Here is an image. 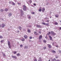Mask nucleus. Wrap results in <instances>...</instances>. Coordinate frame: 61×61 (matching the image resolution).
I'll return each instance as SVG.
<instances>
[{"instance_id": "ddd939ff", "label": "nucleus", "mask_w": 61, "mask_h": 61, "mask_svg": "<svg viewBox=\"0 0 61 61\" xmlns=\"http://www.w3.org/2000/svg\"><path fill=\"white\" fill-rule=\"evenodd\" d=\"M12 58H16V56H12Z\"/></svg>"}, {"instance_id": "13d9d810", "label": "nucleus", "mask_w": 61, "mask_h": 61, "mask_svg": "<svg viewBox=\"0 0 61 61\" xmlns=\"http://www.w3.org/2000/svg\"><path fill=\"white\" fill-rule=\"evenodd\" d=\"M45 19H47V17H46V18H45Z\"/></svg>"}, {"instance_id": "f257e3e1", "label": "nucleus", "mask_w": 61, "mask_h": 61, "mask_svg": "<svg viewBox=\"0 0 61 61\" xmlns=\"http://www.w3.org/2000/svg\"><path fill=\"white\" fill-rule=\"evenodd\" d=\"M23 10L24 11H26L27 9V7L25 5H23Z\"/></svg>"}, {"instance_id": "ea45409f", "label": "nucleus", "mask_w": 61, "mask_h": 61, "mask_svg": "<svg viewBox=\"0 0 61 61\" xmlns=\"http://www.w3.org/2000/svg\"><path fill=\"white\" fill-rule=\"evenodd\" d=\"M12 1L10 2L9 3L10 4H11V3H12Z\"/></svg>"}, {"instance_id": "c756f323", "label": "nucleus", "mask_w": 61, "mask_h": 61, "mask_svg": "<svg viewBox=\"0 0 61 61\" xmlns=\"http://www.w3.org/2000/svg\"><path fill=\"white\" fill-rule=\"evenodd\" d=\"M20 47H23V45L21 44L20 45Z\"/></svg>"}, {"instance_id": "a19ab883", "label": "nucleus", "mask_w": 61, "mask_h": 61, "mask_svg": "<svg viewBox=\"0 0 61 61\" xmlns=\"http://www.w3.org/2000/svg\"><path fill=\"white\" fill-rule=\"evenodd\" d=\"M32 37L30 36V39H32Z\"/></svg>"}, {"instance_id": "09e8293b", "label": "nucleus", "mask_w": 61, "mask_h": 61, "mask_svg": "<svg viewBox=\"0 0 61 61\" xmlns=\"http://www.w3.org/2000/svg\"><path fill=\"white\" fill-rule=\"evenodd\" d=\"M59 53H61V51H59Z\"/></svg>"}, {"instance_id": "f03ea898", "label": "nucleus", "mask_w": 61, "mask_h": 61, "mask_svg": "<svg viewBox=\"0 0 61 61\" xmlns=\"http://www.w3.org/2000/svg\"><path fill=\"white\" fill-rule=\"evenodd\" d=\"M42 24L43 25H46L47 26H49V25L48 24V23H46L44 22H43L42 23Z\"/></svg>"}, {"instance_id": "e433bc0d", "label": "nucleus", "mask_w": 61, "mask_h": 61, "mask_svg": "<svg viewBox=\"0 0 61 61\" xmlns=\"http://www.w3.org/2000/svg\"><path fill=\"white\" fill-rule=\"evenodd\" d=\"M14 54H16V52L15 51L14 53Z\"/></svg>"}, {"instance_id": "f8f14e48", "label": "nucleus", "mask_w": 61, "mask_h": 61, "mask_svg": "<svg viewBox=\"0 0 61 61\" xmlns=\"http://www.w3.org/2000/svg\"><path fill=\"white\" fill-rule=\"evenodd\" d=\"M45 9L44 8H43L42 9V12H44L45 11Z\"/></svg>"}, {"instance_id": "20e7f679", "label": "nucleus", "mask_w": 61, "mask_h": 61, "mask_svg": "<svg viewBox=\"0 0 61 61\" xmlns=\"http://www.w3.org/2000/svg\"><path fill=\"white\" fill-rule=\"evenodd\" d=\"M36 26L38 28H41L42 27V26L40 25H37Z\"/></svg>"}, {"instance_id": "e2e57ef3", "label": "nucleus", "mask_w": 61, "mask_h": 61, "mask_svg": "<svg viewBox=\"0 0 61 61\" xmlns=\"http://www.w3.org/2000/svg\"><path fill=\"white\" fill-rule=\"evenodd\" d=\"M19 5H20V3H19L18 4Z\"/></svg>"}, {"instance_id": "f704fd0d", "label": "nucleus", "mask_w": 61, "mask_h": 61, "mask_svg": "<svg viewBox=\"0 0 61 61\" xmlns=\"http://www.w3.org/2000/svg\"><path fill=\"white\" fill-rule=\"evenodd\" d=\"M44 49H46V47H44L43 48Z\"/></svg>"}, {"instance_id": "1a4fd4ad", "label": "nucleus", "mask_w": 61, "mask_h": 61, "mask_svg": "<svg viewBox=\"0 0 61 61\" xmlns=\"http://www.w3.org/2000/svg\"><path fill=\"white\" fill-rule=\"evenodd\" d=\"M27 32L28 33H30L31 31L30 30H29V29H27Z\"/></svg>"}, {"instance_id": "603ef678", "label": "nucleus", "mask_w": 61, "mask_h": 61, "mask_svg": "<svg viewBox=\"0 0 61 61\" xmlns=\"http://www.w3.org/2000/svg\"><path fill=\"white\" fill-rule=\"evenodd\" d=\"M49 35H50V34H51L50 32H49Z\"/></svg>"}, {"instance_id": "2f4dec72", "label": "nucleus", "mask_w": 61, "mask_h": 61, "mask_svg": "<svg viewBox=\"0 0 61 61\" xmlns=\"http://www.w3.org/2000/svg\"><path fill=\"white\" fill-rule=\"evenodd\" d=\"M29 1L30 3H32V0H29Z\"/></svg>"}, {"instance_id": "49530a36", "label": "nucleus", "mask_w": 61, "mask_h": 61, "mask_svg": "<svg viewBox=\"0 0 61 61\" xmlns=\"http://www.w3.org/2000/svg\"><path fill=\"white\" fill-rule=\"evenodd\" d=\"M34 6H36V4H35V3H34Z\"/></svg>"}, {"instance_id": "0e129e2a", "label": "nucleus", "mask_w": 61, "mask_h": 61, "mask_svg": "<svg viewBox=\"0 0 61 61\" xmlns=\"http://www.w3.org/2000/svg\"><path fill=\"white\" fill-rule=\"evenodd\" d=\"M27 4H28V3H27Z\"/></svg>"}, {"instance_id": "79ce46f5", "label": "nucleus", "mask_w": 61, "mask_h": 61, "mask_svg": "<svg viewBox=\"0 0 61 61\" xmlns=\"http://www.w3.org/2000/svg\"><path fill=\"white\" fill-rule=\"evenodd\" d=\"M56 58H58V56H56Z\"/></svg>"}, {"instance_id": "4be33fe9", "label": "nucleus", "mask_w": 61, "mask_h": 61, "mask_svg": "<svg viewBox=\"0 0 61 61\" xmlns=\"http://www.w3.org/2000/svg\"><path fill=\"white\" fill-rule=\"evenodd\" d=\"M55 16L56 17H58V16H59V15H55Z\"/></svg>"}, {"instance_id": "dca6fc26", "label": "nucleus", "mask_w": 61, "mask_h": 61, "mask_svg": "<svg viewBox=\"0 0 61 61\" xmlns=\"http://www.w3.org/2000/svg\"><path fill=\"white\" fill-rule=\"evenodd\" d=\"M12 2V5H15V3H14V2Z\"/></svg>"}, {"instance_id": "412c9836", "label": "nucleus", "mask_w": 61, "mask_h": 61, "mask_svg": "<svg viewBox=\"0 0 61 61\" xmlns=\"http://www.w3.org/2000/svg\"><path fill=\"white\" fill-rule=\"evenodd\" d=\"M48 47L49 48H51V46L50 45H49L48 46Z\"/></svg>"}, {"instance_id": "4468645a", "label": "nucleus", "mask_w": 61, "mask_h": 61, "mask_svg": "<svg viewBox=\"0 0 61 61\" xmlns=\"http://www.w3.org/2000/svg\"><path fill=\"white\" fill-rule=\"evenodd\" d=\"M51 51L52 52V53H56V51Z\"/></svg>"}, {"instance_id": "0eeeda50", "label": "nucleus", "mask_w": 61, "mask_h": 61, "mask_svg": "<svg viewBox=\"0 0 61 61\" xmlns=\"http://www.w3.org/2000/svg\"><path fill=\"white\" fill-rule=\"evenodd\" d=\"M24 37L25 39H27V36L26 35H24Z\"/></svg>"}, {"instance_id": "37998d69", "label": "nucleus", "mask_w": 61, "mask_h": 61, "mask_svg": "<svg viewBox=\"0 0 61 61\" xmlns=\"http://www.w3.org/2000/svg\"><path fill=\"white\" fill-rule=\"evenodd\" d=\"M52 45L53 46H54V42H53Z\"/></svg>"}, {"instance_id": "cd10ccee", "label": "nucleus", "mask_w": 61, "mask_h": 61, "mask_svg": "<svg viewBox=\"0 0 61 61\" xmlns=\"http://www.w3.org/2000/svg\"><path fill=\"white\" fill-rule=\"evenodd\" d=\"M25 39H22L21 40L22 41H25Z\"/></svg>"}, {"instance_id": "7ed1b4c3", "label": "nucleus", "mask_w": 61, "mask_h": 61, "mask_svg": "<svg viewBox=\"0 0 61 61\" xmlns=\"http://www.w3.org/2000/svg\"><path fill=\"white\" fill-rule=\"evenodd\" d=\"M51 33L52 35H53V36H55V35H56V33H55L53 31H51Z\"/></svg>"}, {"instance_id": "69168bd1", "label": "nucleus", "mask_w": 61, "mask_h": 61, "mask_svg": "<svg viewBox=\"0 0 61 61\" xmlns=\"http://www.w3.org/2000/svg\"><path fill=\"white\" fill-rule=\"evenodd\" d=\"M38 61H40V60H39Z\"/></svg>"}, {"instance_id": "58836bf2", "label": "nucleus", "mask_w": 61, "mask_h": 61, "mask_svg": "<svg viewBox=\"0 0 61 61\" xmlns=\"http://www.w3.org/2000/svg\"><path fill=\"white\" fill-rule=\"evenodd\" d=\"M43 41L44 43H46V41L44 40Z\"/></svg>"}, {"instance_id": "5701e85b", "label": "nucleus", "mask_w": 61, "mask_h": 61, "mask_svg": "<svg viewBox=\"0 0 61 61\" xmlns=\"http://www.w3.org/2000/svg\"><path fill=\"white\" fill-rule=\"evenodd\" d=\"M17 56H20V54L19 53H18L17 54Z\"/></svg>"}, {"instance_id": "864d4df0", "label": "nucleus", "mask_w": 61, "mask_h": 61, "mask_svg": "<svg viewBox=\"0 0 61 61\" xmlns=\"http://www.w3.org/2000/svg\"><path fill=\"white\" fill-rule=\"evenodd\" d=\"M32 14H35V12H32Z\"/></svg>"}, {"instance_id": "3c124183", "label": "nucleus", "mask_w": 61, "mask_h": 61, "mask_svg": "<svg viewBox=\"0 0 61 61\" xmlns=\"http://www.w3.org/2000/svg\"><path fill=\"white\" fill-rule=\"evenodd\" d=\"M56 61H60V60H56Z\"/></svg>"}, {"instance_id": "774afa93", "label": "nucleus", "mask_w": 61, "mask_h": 61, "mask_svg": "<svg viewBox=\"0 0 61 61\" xmlns=\"http://www.w3.org/2000/svg\"><path fill=\"white\" fill-rule=\"evenodd\" d=\"M39 58L40 59V58Z\"/></svg>"}, {"instance_id": "a18cd8bd", "label": "nucleus", "mask_w": 61, "mask_h": 61, "mask_svg": "<svg viewBox=\"0 0 61 61\" xmlns=\"http://www.w3.org/2000/svg\"><path fill=\"white\" fill-rule=\"evenodd\" d=\"M46 22H49V20H47V21H46Z\"/></svg>"}, {"instance_id": "473e14b6", "label": "nucleus", "mask_w": 61, "mask_h": 61, "mask_svg": "<svg viewBox=\"0 0 61 61\" xmlns=\"http://www.w3.org/2000/svg\"><path fill=\"white\" fill-rule=\"evenodd\" d=\"M45 38L46 39H48V37H47V36H46L45 37Z\"/></svg>"}, {"instance_id": "c85d7f7f", "label": "nucleus", "mask_w": 61, "mask_h": 61, "mask_svg": "<svg viewBox=\"0 0 61 61\" xmlns=\"http://www.w3.org/2000/svg\"><path fill=\"white\" fill-rule=\"evenodd\" d=\"M0 12H3V9H1L0 10Z\"/></svg>"}, {"instance_id": "c03bdc74", "label": "nucleus", "mask_w": 61, "mask_h": 61, "mask_svg": "<svg viewBox=\"0 0 61 61\" xmlns=\"http://www.w3.org/2000/svg\"><path fill=\"white\" fill-rule=\"evenodd\" d=\"M39 34H41V31H39Z\"/></svg>"}, {"instance_id": "39448f33", "label": "nucleus", "mask_w": 61, "mask_h": 61, "mask_svg": "<svg viewBox=\"0 0 61 61\" xmlns=\"http://www.w3.org/2000/svg\"><path fill=\"white\" fill-rule=\"evenodd\" d=\"M49 38H50V40H52V38L51 36H49Z\"/></svg>"}, {"instance_id": "8fccbe9b", "label": "nucleus", "mask_w": 61, "mask_h": 61, "mask_svg": "<svg viewBox=\"0 0 61 61\" xmlns=\"http://www.w3.org/2000/svg\"><path fill=\"white\" fill-rule=\"evenodd\" d=\"M56 47H58V46H56Z\"/></svg>"}, {"instance_id": "f3484780", "label": "nucleus", "mask_w": 61, "mask_h": 61, "mask_svg": "<svg viewBox=\"0 0 61 61\" xmlns=\"http://www.w3.org/2000/svg\"><path fill=\"white\" fill-rule=\"evenodd\" d=\"M28 46H25L24 47V48H28Z\"/></svg>"}, {"instance_id": "bb28decb", "label": "nucleus", "mask_w": 61, "mask_h": 61, "mask_svg": "<svg viewBox=\"0 0 61 61\" xmlns=\"http://www.w3.org/2000/svg\"><path fill=\"white\" fill-rule=\"evenodd\" d=\"M8 46L9 48L11 49V45H8Z\"/></svg>"}, {"instance_id": "5fc2aeb1", "label": "nucleus", "mask_w": 61, "mask_h": 61, "mask_svg": "<svg viewBox=\"0 0 61 61\" xmlns=\"http://www.w3.org/2000/svg\"><path fill=\"white\" fill-rule=\"evenodd\" d=\"M59 29H60V30H61V27H60V28H59Z\"/></svg>"}, {"instance_id": "bf43d9fd", "label": "nucleus", "mask_w": 61, "mask_h": 61, "mask_svg": "<svg viewBox=\"0 0 61 61\" xmlns=\"http://www.w3.org/2000/svg\"><path fill=\"white\" fill-rule=\"evenodd\" d=\"M17 32H18V33H19V31H17Z\"/></svg>"}, {"instance_id": "aec40b11", "label": "nucleus", "mask_w": 61, "mask_h": 61, "mask_svg": "<svg viewBox=\"0 0 61 61\" xmlns=\"http://www.w3.org/2000/svg\"><path fill=\"white\" fill-rule=\"evenodd\" d=\"M4 42V40H1V41H0V42L1 43H3V42Z\"/></svg>"}, {"instance_id": "4d7b16f0", "label": "nucleus", "mask_w": 61, "mask_h": 61, "mask_svg": "<svg viewBox=\"0 0 61 61\" xmlns=\"http://www.w3.org/2000/svg\"><path fill=\"white\" fill-rule=\"evenodd\" d=\"M29 41H30V42H31V40H29Z\"/></svg>"}, {"instance_id": "423d86ee", "label": "nucleus", "mask_w": 61, "mask_h": 61, "mask_svg": "<svg viewBox=\"0 0 61 61\" xmlns=\"http://www.w3.org/2000/svg\"><path fill=\"white\" fill-rule=\"evenodd\" d=\"M21 14L22 15H24V11L22 10H20Z\"/></svg>"}, {"instance_id": "9b49d317", "label": "nucleus", "mask_w": 61, "mask_h": 61, "mask_svg": "<svg viewBox=\"0 0 61 61\" xmlns=\"http://www.w3.org/2000/svg\"><path fill=\"white\" fill-rule=\"evenodd\" d=\"M42 38V35H40L39 37V39H41Z\"/></svg>"}, {"instance_id": "2eb2a0df", "label": "nucleus", "mask_w": 61, "mask_h": 61, "mask_svg": "<svg viewBox=\"0 0 61 61\" xmlns=\"http://www.w3.org/2000/svg\"><path fill=\"white\" fill-rule=\"evenodd\" d=\"M8 46L10 45V42L9 41H8Z\"/></svg>"}, {"instance_id": "a878e982", "label": "nucleus", "mask_w": 61, "mask_h": 61, "mask_svg": "<svg viewBox=\"0 0 61 61\" xmlns=\"http://www.w3.org/2000/svg\"><path fill=\"white\" fill-rule=\"evenodd\" d=\"M11 15H12V14L11 13H9V14L8 15L9 16H10Z\"/></svg>"}, {"instance_id": "338daca9", "label": "nucleus", "mask_w": 61, "mask_h": 61, "mask_svg": "<svg viewBox=\"0 0 61 61\" xmlns=\"http://www.w3.org/2000/svg\"><path fill=\"white\" fill-rule=\"evenodd\" d=\"M60 22H61V21H60Z\"/></svg>"}, {"instance_id": "6e6d98bb", "label": "nucleus", "mask_w": 61, "mask_h": 61, "mask_svg": "<svg viewBox=\"0 0 61 61\" xmlns=\"http://www.w3.org/2000/svg\"><path fill=\"white\" fill-rule=\"evenodd\" d=\"M47 35L48 36V35H49V33H47Z\"/></svg>"}, {"instance_id": "c9c22d12", "label": "nucleus", "mask_w": 61, "mask_h": 61, "mask_svg": "<svg viewBox=\"0 0 61 61\" xmlns=\"http://www.w3.org/2000/svg\"><path fill=\"white\" fill-rule=\"evenodd\" d=\"M56 60V59H53L52 60V61H55V60Z\"/></svg>"}, {"instance_id": "b1692460", "label": "nucleus", "mask_w": 61, "mask_h": 61, "mask_svg": "<svg viewBox=\"0 0 61 61\" xmlns=\"http://www.w3.org/2000/svg\"><path fill=\"white\" fill-rule=\"evenodd\" d=\"M8 9L7 8H6L5 9V11H8Z\"/></svg>"}, {"instance_id": "052dcab7", "label": "nucleus", "mask_w": 61, "mask_h": 61, "mask_svg": "<svg viewBox=\"0 0 61 61\" xmlns=\"http://www.w3.org/2000/svg\"><path fill=\"white\" fill-rule=\"evenodd\" d=\"M1 27V25H0V27Z\"/></svg>"}, {"instance_id": "6e6552de", "label": "nucleus", "mask_w": 61, "mask_h": 61, "mask_svg": "<svg viewBox=\"0 0 61 61\" xmlns=\"http://www.w3.org/2000/svg\"><path fill=\"white\" fill-rule=\"evenodd\" d=\"M2 27L3 28V27H5V24H2Z\"/></svg>"}, {"instance_id": "4c0bfd02", "label": "nucleus", "mask_w": 61, "mask_h": 61, "mask_svg": "<svg viewBox=\"0 0 61 61\" xmlns=\"http://www.w3.org/2000/svg\"><path fill=\"white\" fill-rule=\"evenodd\" d=\"M3 56H5V54H3Z\"/></svg>"}, {"instance_id": "72a5a7b5", "label": "nucleus", "mask_w": 61, "mask_h": 61, "mask_svg": "<svg viewBox=\"0 0 61 61\" xmlns=\"http://www.w3.org/2000/svg\"><path fill=\"white\" fill-rule=\"evenodd\" d=\"M28 17L29 19H30V18H31V17L30 16H28Z\"/></svg>"}, {"instance_id": "a211bd4d", "label": "nucleus", "mask_w": 61, "mask_h": 61, "mask_svg": "<svg viewBox=\"0 0 61 61\" xmlns=\"http://www.w3.org/2000/svg\"><path fill=\"white\" fill-rule=\"evenodd\" d=\"M54 24L55 25H58V23L56 22H55Z\"/></svg>"}, {"instance_id": "6ab92c4d", "label": "nucleus", "mask_w": 61, "mask_h": 61, "mask_svg": "<svg viewBox=\"0 0 61 61\" xmlns=\"http://www.w3.org/2000/svg\"><path fill=\"white\" fill-rule=\"evenodd\" d=\"M34 34H35V35H36L37 36V32H36L35 31L34 32Z\"/></svg>"}, {"instance_id": "9d476101", "label": "nucleus", "mask_w": 61, "mask_h": 61, "mask_svg": "<svg viewBox=\"0 0 61 61\" xmlns=\"http://www.w3.org/2000/svg\"><path fill=\"white\" fill-rule=\"evenodd\" d=\"M18 28L20 30H22V27H20H20H18Z\"/></svg>"}, {"instance_id": "393cba45", "label": "nucleus", "mask_w": 61, "mask_h": 61, "mask_svg": "<svg viewBox=\"0 0 61 61\" xmlns=\"http://www.w3.org/2000/svg\"><path fill=\"white\" fill-rule=\"evenodd\" d=\"M38 11L40 12H41V8H40L39 9V10H38Z\"/></svg>"}, {"instance_id": "680f3d73", "label": "nucleus", "mask_w": 61, "mask_h": 61, "mask_svg": "<svg viewBox=\"0 0 61 61\" xmlns=\"http://www.w3.org/2000/svg\"><path fill=\"white\" fill-rule=\"evenodd\" d=\"M52 17V16H50V18H51V17Z\"/></svg>"}, {"instance_id": "7c9ffc66", "label": "nucleus", "mask_w": 61, "mask_h": 61, "mask_svg": "<svg viewBox=\"0 0 61 61\" xmlns=\"http://www.w3.org/2000/svg\"><path fill=\"white\" fill-rule=\"evenodd\" d=\"M0 38H3V37L2 36H0Z\"/></svg>"}, {"instance_id": "de8ad7c7", "label": "nucleus", "mask_w": 61, "mask_h": 61, "mask_svg": "<svg viewBox=\"0 0 61 61\" xmlns=\"http://www.w3.org/2000/svg\"><path fill=\"white\" fill-rule=\"evenodd\" d=\"M34 61H37V60H36V59H35L34 60Z\"/></svg>"}]
</instances>
